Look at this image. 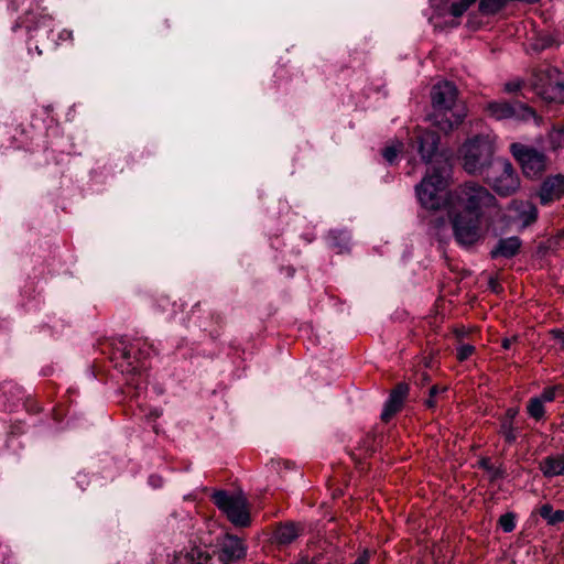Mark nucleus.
<instances>
[{"label":"nucleus","instance_id":"f257e3e1","mask_svg":"<svg viewBox=\"0 0 564 564\" xmlns=\"http://www.w3.org/2000/svg\"><path fill=\"white\" fill-rule=\"evenodd\" d=\"M486 213H500L496 197L486 187L468 182L449 193L447 216L458 245L470 247L481 239Z\"/></svg>","mask_w":564,"mask_h":564},{"label":"nucleus","instance_id":"f03ea898","mask_svg":"<svg viewBox=\"0 0 564 564\" xmlns=\"http://www.w3.org/2000/svg\"><path fill=\"white\" fill-rule=\"evenodd\" d=\"M432 111L427 119L433 127L447 134L458 128L467 116L465 105L458 99L453 83L440 82L431 90Z\"/></svg>","mask_w":564,"mask_h":564},{"label":"nucleus","instance_id":"7ed1b4c3","mask_svg":"<svg viewBox=\"0 0 564 564\" xmlns=\"http://www.w3.org/2000/svg\"><path fill=\"white\" fill-rule=\"evenodd\" d=\"M496 138L490 134H479L464 142L459 149V158L468 174L484 175L494 165Z\"/></svg>","mask_w":564,"mask_h":564},{"label":"nucleus","instance_id":"20e7f679","mask_svg":"<svg viewBox=\"0 0 564 564\" xmlns=\"http://www.w3.org/2000/svg\"><path fill=\"white\" fill-rule=\"evenodd\" d=\"M446 186L445 171L433 167L432 172L415 187L422 207L430 210H437L443 206L447 208L449 193H446Z\"/></svg>","mask_w":564,"mask_h":564},{"label":"nucleus","instance_id":"39448f33","mask_svg":"<svg viewBox=\"0 0 564 564\" xmlns=\"http://www.w3.org/2000/svg\"><path fill=\"white\" fill-rule=\"evenodd\" d=\"M534 93L545 102L564 104V74L547 67L539 70L533 82Z\"/></svg>","mask_w":564,"mask_h":564},{"label":"nucleus","instance_id":"423d86ee","mask_svg":"<svg viewBox=\"0 0 564 564\" xmlns=\"http://www.w3.org/2000/svg\"><path fill=\"white\" fill-rule=\"evenodd\" d=\"M485 174L487 183L500 196H509L520 186V180L512 164L506 159H497Z\"/></svg>","mask_w":564,"mask_h":564},{"label":"nucleus","instance_id":"0eeeda50","mask_svg":"<svg viewBox=\"0 0 564 564\" xmlns=\"http://www.w3.org/2000/svg\"><path fill=\"white\" fill-rule=\"evenodd\" d=\"M487 112L495 120L533 121L536 126L541 122V117L536 115L533 108L518 100L512 102L506 100L491 101L487 106Z\"/></svg>","mask_w":564,"mask_h":564},{"label":"nucleus","instance_id":"6e6552de","mask_svg":"<svg viewBox=\"0 0 564 564\" xmlns=\"http://www.w3.org/2000/svg\"><path fill=\"white\" fill-rule=\"evenodd\" d=\"M214 503L238 527H247L250 516L247 510V500L242 495H228L226 491H217L213 496Z\"/></svg>","mask_w":564,"mask_h":564},{"label":"nucleus","instance_id":"1a4fd4ad","mask_svg":"<svg viewBox=\"0 0 564 564\" xmlns=\"http://www.w3.org/2000/svg\"><path fill=\"white\" fill-rule=\"evenodd\" d=\"M511 152L522 166L523 173L528 177H536L546 166L545 155L533 148L513 143Z\"/></svg>","mask_w":564,"mask_h":564},{"label":"nucleus","instance_id":"9d476101","mask_svg":"<svg viewBox=\"0 0 564 564\" xmlns=\"http://www.w3.org/2000/svg\"><path fill=\"white\" fill-rule=\"evenodd\" d=\"M438 141L440 139L435 132L419 128L414 131L412 147H416L417 152L425 163H431L433 156L436 154Z\"/></svg>","mask_w":564,"mask_h":564},{"label":"nucleus","instance_id":"9b49d317","mask_svg":"<svg viewBox=\"0 0 564 564\" xmlns=\"http://www.w3.org/2000/svg\"><path fill=\"white\" fill-rule=\"evenodd\" d=\"M246 555V546L242 541L234 535H226L219 544V560L224 564L238 561Z\"/></svg>","mask_w":564,"mask_h":564},{"label":"nucleus","instance_id":"f8f14e48","mask_svg":"<svg viewBox=\"0 0 564 564\" xmlns=\"http://www.w3.org/2000/svg\"><path fill=\"white\" fill-rule=\"evenodd\" d=\"M564 195V176H550L541 185L539 197L543 205L560 199Z\"/></svg>","mask_w":564,"mask_h":564},{"label":"nucleus","instance_id":"ddd939ff","mask_svg":"<svg viewBox=\"0 0 564 564\" xmlns=\"http://www.w3.org/2000/svg\"><path fill=\"white\" fill-rule=\"evenodd\" d=\"M408 386L404 383L398 384L392 390L381 414V419L383 421L388 422L401 409L403 401L408 394Z\"/></svg>","mask_w":564,"mask_h":564},{"label":"nucleus","instance_id":"4468645a","mask_svg":"<svg viewBox=\"0 0 564 564\" xmlns=\"http://www.w3.org/2000/svg\"><path fill=\"white\" fill-rule=\"evenodd\" d=\"M149 355V345L140 340L131 343L129 346H126L122 350V357L127 361L128 366L131 368L130 371L133 372L139 370V366L134 365V362L138 364L141 359L148 357Z\"/></svg>","mask_w":564,"mask_h":564},{"label":"nucleus","instance_id":"2eb2a0df","mask_svg":"<svg viewBox=\"0 0 564 564\" xmlns=\"http://www.w3.org/2000/svg\"><path fill=\"white\" fill-rule=\"evenodd\" d=\"M521 248V240L516 237L501 238L490 251L492 259H510L517 256Z\"/></svg>","mask_w":564,"mask_h":564},{"label":"nucleus","instance_id":"dca6fc26","mask_svg":"<svg viewBox=\"0 0 564 564\" xmlns=\"http://www.w3.org/2000/svg\"><path fill=\"white\" fill-rule=\"evenodd\" d=\"M509 208L516 213L517 219L522 226H529L536 220L538 209L531 202L512 200Z\"/></svg>","mask_w":564,"mask_h":564},{"label":"nucleus","instance_id":"f3484780","mask_svg":"<svg viewBox=\"0 0 564 564\" xmlns=\"http://www.w3.org/2000/svg\"><path fill=\"white\" fill-rule=\"evenodd\" d=\"M210 556L199 547L176 554L170 564H209Z\"/></svg>","mask_w":564,"mask_h":564},{"label":"nucleus","instance_id":"a211bd4d","mask_svg":"<svg viewBox=\"0 0 564 564\" xmlns=\"http://www.w3.org/2000/svg\"><path fill=\"white\" fill-rule=\"evenodd\" d=\"M302 530L300 524L285 523L276 528L274 538L279 544H290L300 536Z\"/></svg>","mask_w":564,"mask_h":564},{"label":"nucleus","instance_id":"6ab92c4d","mask_svg":"<svg viewBox=\"0 0 564 564\" xmlns=\"http://www.w3.org/2000/svg\"><path fill=\"white\" fill-rule=\"evenodd\" d=\"M545 477H555L564 474V455L549 456L540 464Z\"/></svg>","mask_w":564,"mask_h":564},{"label":"nucleus","instance_id":"aec40b11","mask_svg":"<svg viewBox=\"0 0 564 564\" xmlns=\"http://www.w3.org/2000/svg\"><path fill=\"white\" fill-rule=\"evenodd\" d=\"M539 514L549 525H555L564 521V510H553L550 503L541 506L539 508Z\"/></svg>","mask_w":564,"mask_h":564},{"label":"nucleus","instance_id":"412c9836","mask_svg":"<svg viewBox=\"0 0 564 564\" xmlns=\"http://www.w3.org/2000/svg\"><path fill=\"white\" fill-rule=\"evenodd\" d=\"M527 410H528L529 415L536 421L541 420L545 413L544 403L541 400H539L536 397L531 398L529 400Z\"/></svg>","mask_w":564,"mask_h":564},{"label":"nucleus","instance_id":"4be33fe9","mask_svg":"<svg viewBox=\"0 0 564 564\" xmlns=\"http://www.w3.org/2000/svg\"><path fill=\"white\" fill-rule=\"evenodd\" d=\"M403 143L401 141H394L392 144L386 147L382 151L384 160L389 164H393L397 160L398 154L402 151Z\"/></svg>","mask_w":564,"mask_h":564},{"label":"nucleus","instance_id":"5701e85b","mask_svg":"<svg viewBox=\"0 0 564 564\" xmlns=\"http://www.w3.org/2000/svg\"><path fill=\"white\" fill-rule=\"evenodd\" d=\"M476 0H459L449 7V13L454 18L462 17Z\"/></svg>","mask_w":564,"mask_h":564},{"label":"nucleus","instance_id":"b1692460","mask_svg":"<svg viewBox=\"0 0 564 564\" xmlns=\"http://www.w3.org/2000/svg\"><path fill=\"white\" fill-rule=\"evenodd\" d=\"M500 433L508 443H514L517 440V433L513 424L510 421L503 420L500 427Z\"/></svg>","mask_w":564,"mask_h":564},{"label":"nucleus","instance_id":"393cba45","mask_svg":"<svg viewBox=\"0 0 564 564\" xmlns=\"http://www.w3.org/2000/svg\"><path fill=\"white\" fill-rule=\"evenodd\" d=\"M499 524L505 532H511L516 528L514 516L505 513L499 518Z\"/></svg>","mask_w":564,"mask_h":564},{"label":"nucleus","instance_id":"a878e982","mask_svg":"<svg viewBox=\"0 0 564 564\" xmlns=\"http://www.w3.org/2000/svg\"><path fill=\"white\" fill-rule=\"evenodd\" d=\"M446 391V388H441L438 386H433L431 387L430 389V395H429V399L425 401V404L427 408H434L436 405V401H435V398L436 395H438L440 393Z\"/></svg>","mask_w":564,"mask_h":564},{"label":"nucleus","instance_id":"bb28decb","mask_svg":"<svg viewBox=\"0 0 564 564\" xmlns=\"http://www.w3.org/2000/svg\"><path fill=\"white\" fill-rule=\"evenodd\" d=\"M475 350V347L473 345H469V344H462L458 348H457V358L463 361V360H466L469 356H471V354L474 352Z\"/></svg>","mask_w":564,"mask_h":564},{"label":"nucleus","instance_id":"cd10ccee","mask_svg":"<svg viewBox=\"0 0 564 564\" xmlns=\"http://www.w3.org/2000/svg\"><path fill=\"white\" fill-rule=\"evenodd\" d=\"M558 387H550L546 388L539 397H536L539 400H541L543 403L545 402H552L556 397V391L558 390Z\"/></svg>","mask_w":564,"mask_h":564},{"label":"nucleus","instance_id":"c85d7f7f","mask_svg":"<svg viewBox=\"0 0 564 564\" xmlns=\"http://www.w3.org/2000/svg\"><path fill=\"white\" fill-rule=\"evenodd\" d=\"M431 6L437 12L438 15H443L446 10L447 0H430Z\"/></svg>","mask_w":564,"mask_h":564},{"label":"nucleus","instance_id":"c756f323","mask_svg":"<svg viewBox=\"0 0 564 564\" xmlns=\"http://www.w3.org/2000/svg\"><path fill=\"white\" fill-rule=\"evenodd\" d=\"M521 88V82H510L505 85L507 93H514Z\"/></svg>","mask_w":564,"mask_h":564},{"label":"nucleus","instance_id":"7c9ffc66","mask_svg":"<svg viewBox=\"0 0 564 564\" xmlns=\"http://www.w3.org/2000/svg\"><path fill=\"white\" fill-rule=\"evenodd\" d=\"M519 410L517 408H510L506 412L505 420L510 421L512 423L513 419L518 415Z\"/></svg>","mask_w":564,"mask_h":564},{"label":"nucleus","instance_id":"2f4dec72","mask_svg":"<svg viewBox=\"0 0 564 564\" xmlns=\"http://www.w3.org/2000/svg\"><path fill=\"white\" fill-rule=\"evenodd\" d=\"M370 553L365 550L364 553L356 560L355 564H368L369 563Z\"/></svg>","mask_w":564,"mask_h":564},{"label":"nucleus","instance_id":"473e14b6","mask_svg":"<svg viewBox=\"0 0 564 564\" xmlns=\"http://www.w3.org/2000/svg\"><path fill=\"white\" fill-rule=\"evenodd\" d=\"M551 334L556 340L564 345V329H553Z\"/></svg>","mask_w":564,"mask_h":564},{"label":"nucleus","instance_id":"72a5a7b5","mask_svg":"<svg viewBox=\"0 0 564 564\" xmlns=\"http://www.w3.org/2000/svg\"><path fill=\"white\" fill-rule=\"evenodd\" d=\"M516 339H517V337H513V338H505V339L502 340V347H503L505 349H509V348L511 347L512 343H513Z\"/></svg>","mask_w":564,"mask_h":564},{"label":"nucleus","instance_id":"f704fd0d","mask_svg":"<svg viewBox=\"0 0 564 564\" xmlns=\"http://www.w3.org/2000/svg\"><path fill=\"white\" fill-rule=\"evenodd\" d=\"M294 564H315L314 561L310 560L307 556H302Z\"/></svg>","mask_w":564,"mask_h":564},{"label":"nucleus","instance_id":"c9c22d12","mask_svg":"<svg viewBox=\"0 0 564 564\" xmlns=\"http://www.w3.org/2000/svg\"><path fill=\"white\" fill-rule=\"evenodd\" d=\"M554 133L562 135L564 139V127L558 130H555Z\"/></svg>","mask_w":564,"mask_h":564}]
</instances>
